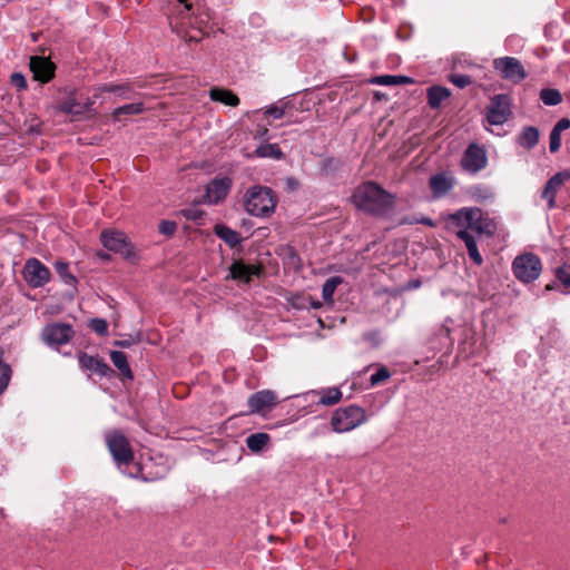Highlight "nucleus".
Instances as JSON below:
<instances>
[{"mask_svg": "<svg viewBox=\"0 0 570 570\" xmlns=\"http://www.w3.org/2000/svg\"><path fill=\"white\" fill-rule=\"evenodd\" d=\"M12 371L10 365L2 366V373L0 375V395L6 391L11 380Z\"/></svg>", "mask_w": 570, "mask_h": 570, "instance_id": "43", "label": "nucleus"}, {"mask_svg": "<svg viewBox=\"0 0 570 570\" xmlns=\"http://www.w3.org/2000/svg\"><path fill=\"white\" fill-rule=\"evenodd\" d=\"M335 163V159L334 158H327L323 161V168H327V167H331L333 166Z\"/></svg>", "mask_w": 570, "mask_h": 570, "instance_id": "55", "label": "nucleus"}, {"mask_svg": "<svg viewBox=\"0 0 570 570\" xmlns=\"http://www.w3.org/2000/svg\"><path fill=\"white\" fill-rule=\"evenodd\" d=\"M209 97L213 101H218L226 106L236 107L239 105V98L228 89L214 87L209 90Z\"/></svg>", "mask_w": 570, "mask_h": 570, "instance_id": "26", "label": "nucleus"}, {"mask_svg": "<svg viewBox=\"0 0 570 570\" xmlns=\"http://www.w3.org/2000/svg\"><path fill=\"white\" fill-rule=\"evenodd\" d=\"M65 94L66 97L60 99L58 102V110L72 116L83 115V107L81 102L76 99V89L71 87H65L59 90Z\"/></svg>", "mask_w": 570, "mask_h": 570, "instance_id": "21", "label": "nucleus"}, {"mask_svg": "<svg viewBox=\"0 0 570 570\" xmlns=\"http://www.w3.org/2000/svg\"><path fill=\"white\" fill-rule=\"evenodd\" d=\"M144 110H145V108H144L142 102L127 104V105L116 108L112 111V118H114V120L119 121L121 119V116L139 115Z\"/></svg>", "mask_w": 570, "mask_h": 570, "instance_id": "32", "label": "nucleus"}, {"mask_svg": "<svg viewBox=\"0 0 570 570\" xmlns=\"http://www.w3.org/2000/svg\"><path fill=\"white\" fill-rule=\"evenodd\" d=\"M267 136H268V129L264 127V128H259L256 130L254 138L264 140V139L268 138Z\"/></svg>", "mask_w": 570, "mask_h": 570, "instance_id": "50", "label": "nucleus"}, {"mask_svg": "<svg viewBox=\"0 0 570 570\" xmlns=\"http://www.w3.org/2000/svg\"><path fill=\"white\" fill-rule=\"evenodd\" d=\"M511 115V98L509 95L499 94L490 98L485 115V119L490 125H503Z\"/></svg>", "mask_w": 570, "mask_h": 570, "instance_id": "7", "label": "nucleus"}, {"mask_svg": "<svg viewBox=\"0 0 570 570\" xmlns=\"http://www.w3.org/2000/svg\"><path fill=\"white\" fill-rule=\"evenodd\" d=\"M107 448L118 468L127 466L134 461V451L127 436L119 430L105 435Z\"/></svg>", "mask_w": 570, "mask_h": 570, "instance_id": "5", "label": "nucleus"}, {"mask_svg": "<svg viewBox=\"0 0 570 570\" xmlns=\"http://www.w3.org/2000/svg\"><path fill=\"white\" fill-rule=\"evenodd\" d=\"M3 357H4V351L0 347V371L1 372H2V366L3 365H9L8 363L3 362Z\"/></svg>", "mask_w": 570, "mask_h": 570, "instance_id": "56", "label": "nucleus"}, {"mask_svg": "<svg viewBox=\"0 0 570 570\" xmlns=\"http://www.w3.org/2000/svg\"><path fill=\"white\" fill-rule=\"evenodd\" d=\"M397 85L412 83L413 80L406 76H396Z\"/></svg>", "mask_w": 570, "mask_h": 570, "instance_id": "52", "label": "nucleus"}, {"mask_svg": "<svg viewBox=\"0 0 570 570\" xmlns=\"http://www.w3.org/2000/svg\"><path fill=\"white\" fill-rule=\"evenodd\" d=\"M114 344L119 347H129L131 345V342L129 340H121V341H115Z\"/></svg>", "mask_w": 570, "mask_h": 570, "instance_id": "53", "label": "nucleus"}, {"mask_svg": "<svg viewBox=\"0 0 570 570\" xmlns=\"http://www.w3.org/2000/svg\"><path fill=\"white\" fill-rule=\"evenodd\" d=\"M97 256L100 257L101 259H109L110 258V256L108 254H106L105 252H98Z\"/></svg>", "mask_w": 570, "mask_h": 570, "instance_id": "57", "label": "nucleus"}, {"mask_svg": "<svg viewBox=\"0 0 570 570\" xmlns=\"http://www.w3.org/2000/svg\"><path fill=\"white\" fill-rule=\"evenodd\" d=\"M512 272L520 282L532 283L542 272L541 259L532 253L520 254L512 262Z\"/></svg>", "mask_w": 570, "mask_h": 570, "instance_id": "6", "label": "nucleus"}, {"mask_svg": "<svg viewBox=\"0 0 570 570\" xmlns=\"http://www.w3.org/2000/svg\"><path fill=\"white\" fill-rule=\"evenodd\" d=\"M277 205V196L275 191L262 185L250 186L244 195L245 210L255 217H271Z\"/></svg>", "mask_w": 570, "mask_h": 570, "instance_id": "3", "label": "nucleus"}, {"mask_svg": "<svg viewBox=\"0 0 570 570\" xmlns=\"http://www.w3.org/2000/svg\"><path fill=\"white\" fill-rule=\"evenodd\" d=\"M557 279L567 289H570V264H563L554 271Z\"/></svg>", "mask_w": 570, "mask_h": 570, "instance_id": "36", "label": "nucleus"}, {"mask_svg": "<svg viewBox=\"0 0 570 570\" xmlns=\"http://www.w3.org/2000/svg\"><path fill=\"white\" fill-rule=\"evenodd\" d=\"M455 180L448 173H438L430 177L429 187L433 198L439 199L448 195L454 187Z\"/></svg>", "mask_w": 570, "mask_h": 570, "instance_id": "19", "label": "nucleus"}, {"mask_svg": "<svg viewBox=\"0 0 570 570\" xmlns=\"http://www.w3.org/2000/svg\"><path fill=\"white\" fill-rule=\"evenodd\" d=\"M10 83L18 90H26L28 87L27 79L21 72H13L10 76Z\"/></svg>", "mask_w": 570, "mask_h": 570, "instance_id": "44", "label": "nucleus"}, {"mask_svg": "<svg viewBox=\"0 0 570 570\" xmlns=\"http://www.w3.org/2000/svg\"><path fill=\"white\" fill-rule=\"evenodd\" d=\"M29 66L37 81L46 83L55 77L56 65L49 58L33 56L30 58Z\"/></svg>", "mask_w": 570, "mask_h": 570, "instance_id": "17", "label": "nucleus"}, {"mask_svg": "<svg viewBox=\"0 0 570 570\" xmlns=\"http://www.w3.org/2000/svg\"><path fill=\"white\" fill-rule=\"evenodd\" d=\"M428 104L432 109L441 107L442 102L451 96V91L442 86H432L428 88Z\"/></svg>", "mask_w": 570, "mask_h": 570, "instance_id": "27", "label": "nucleus"}, {"mask_svg": "<svg viewBox=\"0 0 570 570\" xmlns=\"http://www.w3.org/2000/svg\"><path fill=\"white\" fill-rule=\"evenodd\" d=\"M371 82L380 86H397L396 76L393 75L376 76Z\"/></svg>", "mask_w": 570, "mask_h": 570, "instance_id": "42", "label": "nucleus"}, {"mask_svg": "<svg viewBox=\"0 0 570 570\" xmlns=\"http://www.w3.org/2000/svg\"><path fill=\"white\" fill-rule=\"evenodd\" d=\"M552 288H553V286H552L551 284H548V285L546 286V289H547V291H550V289H552Z\"/></svg>", "mask_w": 570, "mask_h": 570, "instance_id": "60", "label": "nucleus"}, {"mask_svg": "<svg viewBox=\"0 0 570 570\" xmlns=\"http://www.w3.org/2000/svg\"><path fill=\"white\" fill-rule=\"evenodd\" d=\"M456 237L464 243L470 259L476 266H481L483 264V257H482L481 253L479 252V248L476 245V239L472 235V233L468 232L466 228L459 229L456 232Z\"/></svg>", "mask_w": 570, "mask_h": 570, "instance_id": "22", "label": "nucleus"}, {"mask_svg": "<svg viewBox=\"0 0 570 570\" xmlns=\"http://www.w3.org/2000/svg\"><path fill=\"white\" fill-rule=\"evenodd\" d=\"M22 275L24 281L33 288L45 286L51 278L49 268L35 257L27 259Z\"/></svg>", "mask_w": 570, "mask_h": 570, "instance_id": "11", "label": "nucleus"}, {"mask_svg": "<svg viewBox=\"0 0 570 570\" xmlns=\"http://www.w3.org/2000/svg\"><path fill=\"white\" fill-rule=\"evenodd\" d=\"M214 233L217 237L224 240L230 248H235L242 243L240 234L226 225H215Z\"/></svg>", "mask_w": 570, "mask_h": 570, "instance_id": "23", "label": "nucleus"}, {"mask_svg": "<svg viewBox=\"0 0 570 570\" xmlns=\"http://www.w3.org/2000/svg\"><path fill=\"white\" fill-rule=\"evenodd\" d=\"M278 404L277 395L272 390H262L248 397L247 405L249 413H263Z\"/></svg>", "mask_w": 570, "mask_h": 570, "instance_id": "16", "label": "nucleus"}, {"mask_svg": "<svg viewBox=\"0 0 570 570\" xmlns=\"http://www.w3.org/2000/svg\"><path fill=\"white\" fill-rule=\"evenodd\" d=\"M540 132L534 126H527L517 138V142L527 150L534 148L539 141Z\"/></svg>", "mask_w": 570, "mask_h": 570, "instance_id": "25", "label": "nucleus"}, {"mask_svg": "<svg viewBox=\"0 0 570 570\" xmlns=\"http://www.w3.org/2000/svg\"><path fill=\"white\" fill-rule=\"evenodd\" d=\"M269 441V434L258 432L247 436L246 445L252 452L258 453L268 444Z\"/></svg>", "mask_w": 570, "mask_h": 570, "instance_id": "28", "label": "nucleus"}, {"mask_svg": "<svg viewBox=\"0 0 570 570\" xmlns=\"http://www.w3.org/2000/svg\"><path fill=\"white\" fill-rule=\"evenodd\" d=\"M309 306L314 309H317L322 306V303L309 297Z\"/></svg>", "mask_w": 570, "mask_h": 570, "instance_id": "54", "label": "nucleus"}, {"mask_svg": "<svg viewBox=\"0 0 570 570\" xmlns=\"http://www.w3.org/2000/svg\"><path fill=\"white\" fill-rule=\"evenodd\" d=\"M402 224H422V225L429 226V227L435 226V223L433 222V219L428 216H422L420 218H412V219L403 218Z\"/></svg>", "mask_w": 570, "mask_h": 570, "instance_id": "47", "label": "nucleus"}, {"mask_svg": "<svg viewBox=\"0 0 570 570\" xmlns=\"http://www.w3.org/2000/svg\"><path fill=\"white\" fill-rule=\"evenodd\" d=\"M446 220L459 229L466 228L468 232H474L479 236L488 238L493 237L498 230V224L494 218L479 207H463L448 215Z\"/></svg>", "mask_w": 570, "mask_h": 570, "instance_id": "2", "label": "nucleus"}, {"mask_svg": "<svg viewBox=\"0 0 570 570\" xmlns=\"http://www.w3.org/2000/svg\"><path fill=\"white\" fill-rule=\"evenodd\" d=\"M471 195L475 198H482V199H485V198H489L491 197V191L485 188V187H482V186H473L471 187Z\"/></svg>", "mask_w": 570, "mask_h": 570, "instance_id": "48", "label": "nucleus"}, {"mask_svg": "<svg viewBox=\"0 0 570 570\" xmlns=\"http://www.w3.org/2000/svg\"><path fill=\"white\" fill-rule=\"evenodd\" d=\"M540 99L546 106H557L562 101V95L558 89L546 88L540 91Z\"/></svg>", "mask_w": 570, "mask_h": 570, "instance_id": "35", "label": "nucleus"}, {"mask_svg": "<svg viewBox=\"0 0 570 570\" xmlns=\"http://www.w3.org/2000/svg\"><path fill=\"white\" fill-rule=\"evenodd\" d=\"M318 393L321 395L318 404L322 405H334L342 400V392L338 387L323 389Z\"/></svg>", "mask_w": 570, "mask_h": 570, "instance_id": "33", "label": "nucleus"}, {"mask_svg": "<svg viewBox=\"0 0 570 570\" xmlns=\"http://www.w3.org/2000/svg\"><path fill=\"white\" fill-rule=\"evenodd\" d=\"M233 186L232 178L215 177L206 185V193L203 196V203L217 205L222 203L229 194Z\"/></svg>", "mask_w": 570, "mask_h": 570, "instance_id": "14", "label": "nucleus"}, {"mask_svg": "<svg viewBox=\"0 0 570 570\" xmlns=\"http://www.w3.org/2000/svg\"><path fill=\"white\" fill-rule=\"evenodd\" d=\"M266 116H271L274 119H281L285 115V106L272 105L265 110Z\"/></svg>", "mask_w": 570, "mask_h": 570, "instance_id": "46", "label": "nucleus"}, {"mask_svg": "<svg viewBox=\"0 0 570 570\" xmlns=\"http://www.w3.org/2000/svg\"><path fill=\"white\" fill-rule=\"evenodd\" d=\"M493 68L503 79L521 82L528 76L521 61L514 57H501L493 60Z\"/></svg>", "mask_w": 570, "mask_h": 570, "instance_id": "9", "label": "nucleus"}, {"mask_svg": "<svg viewBox=\"0 0 570 570\" xmlns=\"http://www.w3.org/2000/svg\"><path fill=\"white\" fill-rule=\"evenodd\" d=\"M488 165L487 150L478 144H470L461 158V167L469 174H476Z\"/></svg>", "mask_w": 570, "mask_h": 570, "instance_id": "12", "label": "nucleus"}, {"mask_svg": "<svg viewBox=\"0 0 570 570\" xmlns=\"http://www.w3.org/2000/svg\"><path fill=\"white\" fill-rule=\"evenodd\" d=\"M55 269L60 277V279L69 286H72L76 288V285L78 283L77 277L69 271V263L57 261L55 263Z\"/></svg>", "mask_w": 570, "mask_h": 570, "instance_id": "31", "label": "nucleus"}, {"mask_svg": "<svg viewBox=\"0 0 570 570\" xmlns=\"http://www.w3.org/2000/svg\"><path fill=\"white\" fill-rule=\"evenodd\" d=\"M187 41H199V39H197V38H195V37H189V38L187 39Z\"/></svg>", "mask_w": 570, "mask_h": 570, "instance_id": "59", "label": "nucleus"}, {"mask_svg": "<svg viewBox=\"0 0 570 570\" xmlns=\"http://www.w3.org/2000/svg\"><path fill=\"white\" fill-rule=\"evenodd\" d=\"M178 2L184 3L187 10L191 8V4L188 3L187 0H178Z\"/></svg>", "mask_w": 570, "mask_h": 570, "instance_id": "58", "label": "nucleus"}, {"mask_svg": "<svg viewBox=\"0 0 570 570\" xmlns=\"http://www.w3.org/2000/svg\"><path fill=\"white\" fill-rule=\"evenodd\" d=\"M180 214L188 220L198 222L205 216V212L197 207H188L180 210Z\"/></svg>", "mask_w": 570, "mask_h": 570, "instance_id": "41", "label": "nucleus"}, {"mask_svg": "<svg viewBox=\"0 0 570 570\" xmlns=\"http://www.w3.org/2000/svg\"><path fill=\"white\" fill-rule=\"evenodd\" d=\"M129 86L127 85H102L98 88L100 92H112L119 96L127 98V92L129 91Z\"/></svg>", "mask_w": 570, "mask_h": 570, "instance_id": "37", "label": "nucleus"}, {"mask_svg": "<svg viewBox=\"0 0 570 570\" xmlns=\"http://www.w3.org/2000/svg\"><path fill=\"white\" fill-rule=\"evenodd\" d=\"M570 180V170L564 169L554 174L542 189L541 198L548 204L549 209H553L557 206L556 196L560 188Z\"/></svg>", "mask_w": 570, "mask_h": 570, "instance_id": "15", "label": "nucleus"}, {"mask_svg": "<svg viewBox=\"0 0 570 570\" xmlns=\"http://www.w3.org/2000/svg\"><path fill=\"white\" fill-rule=\"evenodd\" d=\"M391 373L387 367L381 366L374 374L371 375L370 382L372 386L379 385L389 380Z\"/></svg>", "mask_w": 570, "mask_h": 570, "instance_id": "39", "label": "nucleus"}, {"mask_svg": "<svg viewBox=\"0 0 570 570\" xmlns=\"http://www.w3.org/2000/svg\"><path fill=\"white\" fill-rule=\"evenodd\" d=\"M75 335L73 327L67 323H52L42 328L41 337L50 346L58 348L67 344Z\"/></svg>", "mask_w": 570, "mask_h": 570, "instance_id": "10", "label": "nucleus"}, {"mask_svg": "<svg viewBox=\"0 0 570 570\" xmlns=\"http://www.w3.org/2000/svg\"><path fill=\"white\" fill-rule=\"evenodd\" d=\"M366 421L364 409L357 405H348L335 410L331 417L332 430L344 433L354 430Z\"/></svg>", "mask_w": 570, "mask_h": 570, "instance_id": "4", "label": "nucleus"}, {"mask_svg": "<svg viewBox=\"0 0 570 570\" xmlns=\"http://www.w3.org/2000/svg\"><path fill=\"white\" fill-rule=\"evenodd\" d=\"M94 104H95V100L92 98H87V101L81 104L83 107V114L91 110Z\"/></svg>", "mask_w": 570, "mask_h": 570, "instance_id": "51", "label": "nucleus"}, {"mask_svg": "<svg viewBox=\"0 0 570 570\" xmlns=\"http://www.w3.org/2000/svg\"><path fill=\"white\" fill-rule=\"evenodd\" d=\"M110 358L114 365L119 370V372L124 376L132 379V372L128 364L127 355L124 352L112 351L110 352Z\"/></svg>", "mask_w": 570, "mask_h": 570, "instance_id": "30", "label": "nucleus"}, {"mask_svg": "<svg viewBox=\"0 0 570 570\" xmlns=\"http://www.w3.org/2000/svg\"><path fill=\"white\" fill-rule=\"evenodd\" d=\"M286 189L289 191L296 190L299 186V181L295 177H287L285 180Z\"/></svg>", "mask_w": 570, "mask_h": 570, "instance_id": "49", "label": "nucleus"}, {"mask_svg": "<svg viewBox=\"0 0 570 570\" xmlns=\"http://www.w3.org/2000/svg\"><path fill=\"white\" fill-rule=\"evenodd\" d=\"M343 283L340 276H333L325 281L322 286V297L325 302L332 303L333 295L338 285Z\"/></svg>", "mask_w": 570, "mask_h": 570, "instance_id": "34", "label": "nucleus"}, {"mask_svg": "<svg viewBox=\"0 0 570 570\" xmlns=\"http://www.w3.org/2000/svg\"><path fill=\"white\" fill-rule=\"evenodd\" d=\"M351 202L358 209L370 215L382 217L394 208L395 196L377 183L368 180L354 189L351 195Z\"/></svg>", "mask_w": 570, "mask_h": 570, "instance_id": "1", "label": "nucleus"}, {"mask_svg": "<svg viewBox=\"0 0 570 570\" xmlns=\"http://www.w3.org/2000/svg\"><path fill=\"white\" fill-rule=\"evenodd\" d=\"M449 81L458 88L463 89L472 83V78L468 75L451 73L449 76Z\"/></svg>", "mask_w": 570, "mask_h": 570, "instance_id": "38", "label": "nucleus"}, {"mask_svg": "<svg viewBox=\"0 0 570 570\" xmlns=\"http://www.w3.org/2000/svg\"><path fill=\"white\" fill-rule=\"evenodd\" d=\"M169 471L167 464L161 463L156 465L153 459L144 463H136L134 471L129 472L130 478L140 479L144 482H155L164 479Z\"/></svg>", "mask_w": 570, "mask_h": 570, "instance_id": "13", "label": "nucleus"}, {"mask_svg": "<svg viewBox=\"0 0 570 570\" xmlns=\"http://www.w3.org/2000/svg\"><path fill=\"white\" fill-rule=\"evenodd\" d=\"M158 229L163 235L170 237L175 234L177 224L174 220H161Z\"/></svg>", "mask_w": 570, "mask_h": 570, "instance_id": "45", "label": "nucleus"}, {"mask_svg": "<svg viewBox=\"0 0 570 570\" xmlns=\"http://www.w3.org/2000/svg\"><path fill=\"white\" fill-rule=\"evenodd\" d=\"M100 242L110 252L122 255L125 258L135 256L134 246L125 233L116 229H105L100 234Z\"/></svg>", "mask_w": 570, "mask_h": 570, "instance_id": "8", "label": "nucleus"}, {"mask_svg": "<svg viewBox=\"0 0 570 570\" xmlns=\"http://www.w3.org/2000/svg\"><path fill=\"white\" fill-rule=\"evenodd\" d=\"M255 155L259 158L282 159L284 153L277 144H262L255 149Z\"/></svg>", "mask_w": 570, "mask_h": 570, "instance_id": "29", "label": "nucleus"}, {"mask_svg": "<svg viewBox=\"0 0 570 570\" xmlns=\"http://www.w3.org/2000/svg\"><path fill=\"white\" fill-rule=\"evenodd\" d=\"M89 327L100 336L108 334V323L104 318H92L89 323Z\"/></svg>", "mask_w": 570, "mask_h": 570, "instance_id": "40", "label": "nucleus"}, {"mask_svg": "<svg viewBox=\"0 0 570 570\" xmlns=\"http://www.w3.org/2000/svg\"><path fill=\"white\" fill-rule=\"evenodd\" d=\"M570 128V119L561 118L553 126L550 132L549 149L552 154L557 153L561 147V132Z\"/></svg>", "mask_w": 570, "mask_h": 570, "instance_id": "24", "label": "nucleus"}, {"mask_svg": "<svg viewBox=\"0 0 570 570\" xmlns=\"http://www.w3.org/2000/svg\"><path fill=\"white\" fill-rule=\"evenodd\" d=\"M262 267L256 265H248L242 261H235L229 266V275L226 278H232L238 282L249 283L252 276H259Z\"/></svg>", "mask_w": 570, "mask_h": 570, "instance_id": "20", "label": "nucleus"}, {"mask_svg": "<svg viewBox=\"0 0 570 570\" xmlns=\"http://www.w3.org/2000/svg\"><path fill=\"white\" fill-rule=\"evenodd\" d=\"M78 363L82 371H89L100 377L109 376L114 372L102 358L89 355L86 352L78 353Z\"/></svg>", "mask_w": 570, "mask_h": 570, "instance_id": "18", "label": "nucleus"}]
</instances>
